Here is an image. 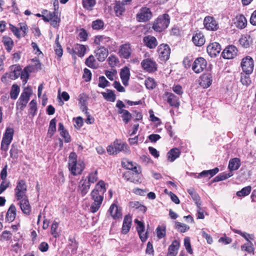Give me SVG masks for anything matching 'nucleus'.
Here are the masks:
<instances>
[{
    "mask_svg": "<svg viewBox=\"0 0 256 256\" xmlns=\"http://www.w3.org/2000/svg\"><path fill=\"white\" fill-rule=\"evenodd\" d=\"M31 94L32 90L28 87L26 88L17 102V108L22 110H24L26 106Z\"/></svg>",
    "mask_w": 256,
    "mask_h": 256,
    "instance_id": "obj_6",
    "label": "nucleus"
},
{
    "mask_svg": "<svg viewBox=\"0 0 256 256\" xmlns=\"http://www.w3.org/2000/svg\"><path fill=\"white\" fill-rule=\"evenodd\" d=\"M158 52L160 60L166 62L168 60L170 54V49L168 44H160L158 48Z\"/></svg>",
    "mask_w": 256,
    "mask_h": 256,
    "instance_id": "obj_11",
    "label": "nucleus"
},
{
    "mask_svg": "<svg viewBox=\"0 0 256 256\" xmlns=\"http://www.w3.org/2000/svg\"><path fill=\"white\" fill-rule=\"evenodd\" d=\"M34 72V68L32 66H26L23 70L20 71V78L22 80L24 84H25L29 78L30 74Z\"/></svg>",
    "mask_w": 256,
    "mask_h": 256,
    "instance_id": "obj_28",
    "label": "nucleus"
},
{
    "mask_svg": "<svg viewBox=\"0 0 256 256\" xmlns=\"http://www.w3.org/2000/svg\"><path fill=\"white\" fill-rule=\"evenodd\" d=\"M114 144L116 153L118 154L120 152H123L125 154H127L130 153V150L128 145L126 144L119 142L118 140H116L114 142Z\"/></svg>",
    "mask_w": 256,
    "mask_h": 256,
    "instance_id": "obj_24",
    "label": "nucleus"
},
{
    "mask_svg": "<svg viewBox=\"0 0 256 256\" xmlns=\"http://www.w3.org/2000/svg\"><path fill=\"white\" fill-rule=\"evenodd\" d=\"M97 60L100 62H104L108 55V50L106 48L100 47L94 52Z\"/></svg>",
    "mask_w": 256,
    "mask_h": 256,
    "instance_id": "obj_22",
    "label": "nucleus"
},
{
    "mask_svg": "<svg viewBox=\"0 0 256 256\" xmlns=\"http://www.w3.org/2000/svg\"><path fill=\"white\" fill-rule=\"evenodd\" d=\"M174 227L180 232H184L190 228L189 226L178 222H175Z\"/></svg>",
    "mask_w": 256,
    "mask_h": 256,
    "instance_id": "obj_47",
    "label": "nucleus"
},
{
    "mask_svg": "<svg viewBox=\"0 0 256 256\" xmlns=\"http://www.w3.org/2000/svg\"><path fill=\"white\" fill-rule=\"evenodd\" d=\"M86 64L91 68H98V65L96 64V60L92 55H90L88 58L86 59Z\"/></svg>",
    "mask_w": 256,
    "mask_h": 256,
    "instance_id": "obj_46",
    "label": "nucleus"
},
{
    "mask_svg": "<svg viewBox=\"0 0 256 256\" xmlns=\"http://www.w3.org/2000/svg\"><path fill=\"white\" fill-rule=\"evenodd\" d=\"M132 52L130 44H125L120 46L118 54L120 58L128 59L130 58Z\"/></svg>",
    "mask_w": 256,
    "mask_h": 256,
    "instance_id": "obj_16",
    "label": "nucleus"
},
{
    "mask_svg": "<svg viewBox=\"0 0 256 256\" xmlns=\"http://www.w3.org/2000/svg\"><path fill=\"white\" fill-rule=\"evenodd\" d=\"M21 68L20 66L15 67L13 72H11L9 74V77L12 80H16L20 76Z\"/></svg>",
    "mask_w": 256,
    "mask_h": 256,
    "instance_id": "obj_51",
    "label": "nucleus"
},
{
    "mask_svg": "<svg viewBox=\"0 0 256 256\" xmlns=\"http://www.w3.org/2000/svg\"><path fill=\"white\" fill-rule=\"evenodd\" d=\"M114 11L117 16L122 14V12H124L125 8L124 4L121 2H116L114 6Z\"/></svg>",
    "mask_w": 256,
    "mask_h": 256,
    "instance_id": "obj_44",
    "label": "nucleus"
},
{
    "mask_svg": "<svg viewBox=\"0 0 256 256\" xmlns=\"http://www.w3.org/2000/svg\"><path fill=\"white\" fill-rule=\"evenodd\" d=\"M20 92V88L18 85L16 84H13L10 92V98L12 100H16Z\"/></svg>",
    "mask_w": 256,
    "mask_h": 256,
    "instance_id": "obj_42",
    "label": "nucleus"
},
{
    "mask_svg": "<svg viewBox=\"0 0 256 256\" xmlns=\"http://www.w3.org/2000/svg\"><path fill=\"white\" fill-rule=\"evenodd\" d=\"M234 232L241 235L248 242H250V240H254V236L253 234H250L246 232H242L241 231L238 230H234Z\"/></svg>",
    "mask_w": 256,
    "mask_h": 256,
    "instance_id": "obj_55",
    "label": "nucleus"
},
{
    "mask_svg": "<svg viewBox=\"0 0 256 256\" xmlns=\"http://www.w3.org/2000/svg\"><path fill=\"white\" fill-rule=\"evenodd\" d=\"M240 82L243 85L248 86L251 83V80L249 74H242L240 77Z\"/></svg>",
    "mask_w": 256,
    "mask_h": 256,
    "instance_id": "obj_50",
    "label": "nucleus"
},
{
    "mask_svg": "<svg viewBox=\"0 0 256 256\" xmlns=\"http://www.w3.org/2000/svg\"><path fill=\"white\" fill-rule=\"evenodd\" d=\"M58 38L59 36L58 35L56 40V46H54V51L56 54H57L58 56L61 57L63 54V50L61 46L58 42Z\"/></svg>",
    "mask_w": 256,
    "mask_h": 256,
    "instance_id": "obj_48",
    "label": "nucleus"
},
{
    "mask_svg": "<svg viewBox=\"0 0 256 256\" xmlns=\"http://www.w3.org/2000/svg\"><path fill=\"white\" fill-rule=\"evenodd\" d=\"M221 50V46L218 42H212L207 46V52L211 56H216Z\"/></svg>",
    "mask_w": 256,
    "mask_h": 256,
    "instance_id": "obj_20",
    "label": "nucleus"
},
{
    "mask_svg": "<svg viewBox=\"0 0 256 256\" xmlns=\"http://www.w3.org/2000/svg\"><path fill=\"white\" fill-rule=\"evenodd\" d=\"M94 43L98 45L100 47L110 48L114 42L108 36H97L94 38Z\"/></svg>",
    "mask_w": 256,
    "mask_h": 256,
    "instance_id": "obj_8",
    "label": "nucleus"
},
{
    "mask_svg": "<svg viewBox=\"0 0 256 256\" xmlns=\"http://www.w3.org/2000/svg\"><path fill=\"white\" fill-rule=\"evenodd\" d=\"M212 76L210 74H206L202 75L201 78L200 84L204 88L210 86L212 83Z\"/></svg>",
    "mask_w": 256,
    "mask_h": 256,
    "instance_id": "obj_36",
    "label": "nucleus"
},
{
    "mask_svg": "<svg viewBox=\"0 0 256 256\" xmlns=\"http://www.w3.org/2000/svg\"><path fill=\"white\" fill-rule=\"evenodd\" d=\"M143 42L147 47L152 49L154 48L158 44L156 38L151 36H144L143 38Z\"/></svg>",
    "mask_w": 256,
    "mask_h": 256,
    "instance_id": "obj_27",
    "label": "nucleus"
},
{
    "mask_svg": "<svg viewBox=\"0 0 256 256\" xmlns=\"http://www.w3.org/2000/svg\"><path fill=\"white\" fill-rule=\"evenodd\" d=\"M88 182L90 183H94L96 182L98 180V171L96 170L91 172L88 177Z\"/></svg>",
    "mask_w": 256,
    "mask_h": 256,
    "instance_id": "obj_52",
    "label": "nucleus"
},
{
    "mask_svg": "<svg viewBox=\"0 0 256 256\" xmlns=\"http://www.w3.org/2000/svg\"><path fill=\"white\" fill-rule=\"evenodd\" d=\"M233 176L232 172H223L214 178V182H219L225 180Z\"/></svg>",
    "mask_w": 256,
    "mask_h": 256,
    "instance_id": "obj_43",
    "label": "nucleus"
},
{
    "mask_svg": "<svg viewBox=\"0 0 256 256\" xmlns=\"http://www.w3.org/2000/svg\"><path fill=\"white\" fill-rule=\"evenodd\" d=\"M241 165L240 160L238 158H235L230 160L228 168L230 172L238 170Z\"/></svg>",
    "mask_w": 256,
    "mask_h": 256,
    "instance_id": "obj_31",
    "label": "nucleus"
},
{
    "mask_svg": "<svg viewBox=\"0 0 256 256\" xmlns=\"http://www.w3.org/2000/svg\"><path fill=\"white\" fill-rule=\"evenodd\" d=\"M98 86L100 88H105L110 85V82L107 80L106 78L104 76H100L98 78Z\"/></svg>",
    "mask_w": 256,
    "mask_h": 256,
    "instance_id": "obj_56",
    "label": "nucleus"
},
{
    "mask_svg": "<svg viewBox=\"0 0 256 256\" xmlns=\"http://www.w3.org/2000/svg\"><path fill=\"white\" fill-rule=\"evenodd\" d=\"M207 62L204 58L200 57L197 58L193 63L192 66V70L196 73L202 72L206 67Z\"/></svg>",
    "mask_w": 256,
    "mask_h": 256,
    "instance_id": "obj_12",
    "label": "nucleus"
},
{
    "mask_svg": "<svg viewBox=\"0 0 256 256\" xmlns=\"http://www.w3.org/2000/svg\"><path fill=\"white\" fill-rule=\"evenodd\" d=\"M19 204L22 212L26 215H30L31 212V206L28 198H22L18 200Z\"/></svg>",
    "mask_w": 256,
    "mask_h": 256,
    "instance_id": "obj_21",
    "label": "nucleus"
},
{
    "mask_svg": "<svg viewBox=\"0 0 256 256\" xmlns=\"http://www.w3.org/2000/svg\"><path fill=\"white\" fill-rule=\"evenodd\" d=\"M204 24L206 29L210 30H216L218 28V24L216 20L212 16H206L204 20Z\"/></svg>",
    "mask_w": 256,
    "mask_h": 256,
    "instance_id": "obj_14",
    "label": "nucleus"
},
{
    "mask_svg": "<svg viewBox=\"0 0 256 256\" xmlns=\"http://www.w3.org/2000/svg\"><path fill=\"white\" fill-rule=\"evenodd\" d=\"M241 249L242 250L246 251L249 253L253 252L254 250L252 247V244L250 242H249L247 244L242 245L241 246Z\"/></svg>",
    "mask_w": 256,
    "mask_h": 256,
    "instance_id": "obj_58",
    "label": "nucleus"
},
{
    "mask_svg": "<svg viewBox=\"0 0 256 256\" xmlns=\"http://www.w3.org/2000/svg\"><path fill=\"white\" fill-rule=\"evenodd\" d=\"M107 92H102V94L103 97L108 101L114 102L116 98V94L110 90L108 89Z\"/></svg>",
    "mask_w": 256,
    "mask_h": 256,
    "instance_id": "obj_41",
    "label": "nucleus"
},
{
    "mask_svg": "<svg viewBox=\"0 0 256 256\" xmlns=\"http://www.w3.org/2000/svg\"><path fill=\"white\" fill-rule=\"evenodd\" d=\"M92 28L94 30H100L104 26V22L101 20H96L92 23Z\"/></svg>",
    "mask_w": 256,
    "mask_h": 256,
    "instance_id": "obj_59",
    "label": "nucleus"
},
{
    "mask_svg": "<svg viewBox=\"0 0 256 256\" xmlns=\"http://www.w3.org/2000/svg\"><path fill=\"white\" fill-rule=\"evenodd\" d=\"M95 4V0H82L83 6L88 10H92Z\"/></svg>",
    "mask_w": 256,
    "mask_h": 256,
    "instance_id": "obj_49",
    "label": "nucleus"
},
{
    "mask_svg": "<svg viewBox=\"0 0 256 256\" xmlns=\"http://www.w3.org/2000/svg\"><path fill=\"white\" fill-rule=\"evenodd\" d=\"M88 97L87 95L84 93L80 94L78 96V102L80 108L82 110V111L85 112V113H86V110H88Z\"/></svg>",
    "mask_w": 256,
    "mask_h": 256,
    "instance_id": "obj_30",
    "label": "nucleus"
},
{
    "mask_svg": "<svg viewBox=\"0 0 256 256\" xmlns=\"http://www.w3.org/2000/svg\"><path fill=\"white\" fill-rule=\"evenodd\" d=\"M242 68L246 74H251L254 69V64L252 58L250 56L244 58L241 62Z\"/></svg>",
    "mask_w": 256,
    "mask_h": 256,
    "instance_id": "obj_10",
    "label": "nucleus"
},
{
    "mask_svg": "<svg viewBox=\"0 0 256 256\" xmlns=\"http://www.w3.org/2000/svg\"><path fill=\"white\" fill-rule=\"evenodd\" d=\"M56 118H53L50 121L48 132V135H49L50 137H52L56 131Z\"/></svg>",
    "mask_w": 256,
    "mask_h": 256,
    "instance_id": "obj_45",
    "label": "nucleus"
},
{
    "mask_svg": "<svg viewBox=\"0 0 256 256\" xmlns=\"http://www.w3.org/2000/svg\"><path fill=\"white\" fill-rule=\"evenodd\" d=\"M104 74L110 80H113L116 74V71L114 70H106Z\"/></svg>",
    "mask_w": 256,
    "mask_h": 256,
    "instance_id": "obj_62",
    "label": "nucleus"
},
{
    "mask_svg": "<svg viewBox=\"0 0 256 256\" xmlns=\"http://www.w3.org/2000/svg\"><path fill=\"white\" fill-rule=\"evenodd\" d=\"M179 247V242L176 240L173 241L168 248V256H176Z\"/></svg>",
    "mask_w": 256,
    "mask_h": 256,
    "instance_id": "obj_34",
    "label": "nucleus"
},
{
    "mask_svg": "<svg viewBox=\"0 0 256 256\" xmlns=\"http://www.w3.org/2000/svg\"><path fill=\"white\" fill-rule=\"evenodd\" d=\"M77 155L75 152H70L68 157V169L74 176L80 174L84 168L83 161L76 160Z\"/></svg>",
    "mask_w": 256,
    "mask_h": 256,
    "instance_id": "obj_2",
    "label": "nucleus"
},
{
    "mask_svg": "<svg viewBox=\"0 0 256 256\" xmlns=\"http://www.w3.org/2000/svg\"><path fill=\"white\" fill-rule=\"evenodd\" d=\"M27 192V186L24 180H19L16 184L14 189V194L16 199L18 200L22 198H28L26 193Z\"/></svg>",
    "mask_w": 256,
    "mask_h": 256,
    "instance_id": "obj_4",
    "label": "nucleus"
},
{
    "mask_svg": "<svg viewBox=\"0 0 256 256\" xmlns=\"http://www.w3.org/2000/svg\"><path fill=\"white\" fill-rule=\"evenodd\" d=\"M157 236L159 238H162L166 236V228L159 226L156 228Z\"/></svg>",
    "mask_w": 256,
    "mask_h": 256,
    "instance_id": "obj_57",
    "label": "nucleus"
},
{
    "mask_svg": "<svg viewBox=\"0 0 256 256\" xmlns=\"http://www.w3.org/2000/svg\"><path fill=\"white\" fill-rule=\"evenodd\" d=\"M2 42H3L7 51L10 52L14 46V42L8 36H4L2 37Z\"/></svg>",
    "mask_w": 256,
    "mask_h": 256,
    "instance_id": "obj_38",
    "label": "nucleus"
},
{
    "mask_svg": "<svg viewBox=\"0 0 256 256\" xmlns=\"http://www.w3.org/2000/svg\"><path fill=\"white\" fill-rule=\"evenodd\" d=\"M90 188V184L84 178H82L79 182L78 191L82 196H84Z\"/></svg>",
    "mask_w": 256,
    "mask_h": 256,
    "instance_id": "obj_19",
    "label": "nucleus"
},
{
    "mask_svg": "<svg viewBox=\"0 0 256 256\" xmlns=\"http://www.w3.org/2000/svg\"><path fill=\"white\" fill-rule=\"evenodd\" d=\"M108 64L110 66H114L118 62V60L114 55L110 56L108 58Z\"/></svg>",
    "mask_w": 256,
    "mask_h": 256,
    "instance_id": "obj_64",
    "label": "nucleus"
},
{
    "mask_svg": "<svg viewBox=\"0 0 256 256\" xmlns=\"http://www.w3.org/2000/svg\"><path fill=\"white\" fill-rule=\"evenodd\" d=\"M251 191L250 186H246L242 188L240 191L236 192V196H244L249 194Z\"/></svg>",
    "mask_w": 256,
    "mask_h": 256,
    "instance_id": "obj_53",
    "label": "nucleus"
},
{
    "mask_svg": "<svg viewBox=\"0 0 256 256\" xmlns=\"http://www.w3.org/2000/svg\"><path fill=\"white\" fill-rule=\"evenodd\" d=\"M152 16V12L149 8L142 7L136 14V18L139 22H146L149 20Z\"/></svg>",
    "mask_w": 256,
    "mask_h": 256,
    "instance_id": "obj_9",
    "label": "nucleus"
},
{
    "mask_svg": "<svg viewBox=\"0 0 256 256\" xmlns=\"http://www.w3.org/2000/svg\"><path fill=\"white\" fill-rule=\"evenodd\" d=\"M16 214V210L15 206L13 204H11L6 214V220L9 222H13Z\"/></svg>",
    "mask_w": 256,
    "mask_h": 256,
    "instance_id": "obj_32",
    "label": "nucleus"
},
{
    "mask_svg": "<svg viewBox=\"0 0 256 256\" xmlns=\"http://www.w3.org/2000/svg\"><path fill=\"white\" fill-rule=\"evenodd\" d=\"M247 24V20L244 15L239 14L236 16L234 24L237 28L243 29L246 27Z\"/></svg>",
    "mask_w": 256,
    "mask_h": 256,
    "instance_id": "obj_29",
    "label": "nucleus"
},
{
    "mask_svg": "<svg viewBox=\"0 0 256 256\" xmlns=\"http://www.w3.org/2000/svg\"><path fill=\"white\" fill-rule=\"evenodd\" d=\"M141 66L144 70L148 72H154L157 70V64L152 58L144 60L141 62Z\"/></svg>",
    "mask_w": 256,
    "mask_h": 256,
    "instance_id": "obj_13",
    "label": "nucleus"
},
{
    "mask_svg": "<svg viewBox=\"0 0 256 256\" xmlns=\"http://www.w3.org/2000/svg\"><path fill=\"white\" fill-rule=\"evenodd\" d=\"M122 117L124 122L127 124L131 120L132 114L128 110H126V112L122 115Z\"/></svg>",
    "mask_w": 256,
    "mask_h": 256,
    "instance_id": "obj_63",
    "label": "nucleus"
},
{
    "mask_svg": "<svg viewBox=\"0 0 256 256\" xmlns=\"http://www.w3.org/2000/svg\"><path fill=\"white\" fill-rule=\"evenodd\" d=\"M239 42L244 48L249 47L252 42L250 36L248 35L242 36L239 40Z\"/></svg>",
    "mask_w": 256,
    "mask_h": 256,
    "instance_id": "obj_40",
    "label": "nucleus"
},
{
    "mask_svg": "<svg viewBox=\"0 0 256 256\" xmlns=\"http://www.w3.org/2000/svg\"><path fill=\"white\" fill-rule=\"evenodd\" d=\"M238 50L232 45L227 46L222 52V57L225 59L234 58L237 54Z\"/></svg>",
    "mask_w": 256,
    "mask_h": 256,
    "instance_id": "obj_15",
    "label": "nucleus"
},
{
    "mask_svg": "<svg viewBox=\"0 0 256 256\" xmlns=\"http://www.w3.org/2000/svg\"><path fill=\"white\" fill-rule=\"evenodd\" d=\"M42 18L44 22H50V24L54 28L58 26V24L60 22V19L56 14L55 12H50L47 10H44L42 11Z\"/></svg>",
    "mask_w": 256,
    "mask_h": 256,
    "instance_id": "obj_7",
    "label": "nucleus"
},
{
    "mask_svg": "<svg viewBox=\"0 0 256 256\" xmlns=\"http://www.w3.org/2000/svg\"><path fill=\"white\" fill-rule=\"evenodd\" d=\"M188 192L189 194L191 196L193 200L196 201V202H200V197L198 195V194L195 192L194 189L190 188L188 190Z\"/></svg>",
    "mask_w": 256,
    "mask_h": 256,
    "instance_id": "obj_61",
    "label": "nucleus"
},
{
    "mask_svg": "<svg viewBox=\"0 0 256 256\" xmlns=\"http://www.w3.org/2000/svg\"><path fill=\"white\" fill-rule=\"evenodd\" d=\"M192 41L193 43L198 46H201L204 44L206 40L203 34L200 31H196L194 32Z\"/></svg>",
    "mask_w": 256,
    "mask_h": 256,
    "instance_id": "obj_18",
    "label": "nucleus"
},
{
    "mask_svg": "<svg viewBox=\"0 0 256 256\" xmlns=\"http://www.w3.org/2000/svg\"><path fill=\"white\" fill-rule=\"evenodd\" d=\"M145 85L148 89L152 90L156 86V83L154 78H148L145 80Z\"/></svg>",
    "mask_w": 256,
    "mask_h": 256,
    "instance_id": "obj_54",
    "label": "nucleus"
},
{
    "mask_svg": "<svg viewBox=\"0 0 256 256\" xmlns=\"http://www.w3.org/2000/svg\"><path fill=\"white\" fill-rule=\"evenodd\" d=\"M14 134V130L12 128H6L1 143V149L4 151H6L8 148V146L11 143Z\"/></svg>",
    "mask_w": 256,
    "mask_h": 256,
    "instance_id": "obj_5",
    "label": "nucleus"
},
{
    "mask_svg": "<svg viewBox=\"0 0 256 256\" xmlns=\"http://www.w3.org/2000/svg\"><path fill=\"white\" fill-rule=\"evenodd\" d=\"M184 245L187 252L192 254V250L191 247L190 238L188 237L185 238L184 239Z\"/></svg>",
    "mask_w": 256,
    "mask_h": 256,
    "instance_id": "obj_60",
    "label": "nucleus"
},
{
    "mask_svg": "<svg viewBox=\"0 0 256 256\" xmlns=\"http://www.w3.org/2000/svg\"><path fill=\"white\" fill-rule=\"evenodd\" d=\"M106 192L104 182L102 180H100L90 193L92 199L93 200L90 208L92 212H96L100 208L104 200V194Z\"/></svg>",
    "mask_w": 256,
    "mask_h": 256,
    "instance_id": "obj_1",
    "label": "nucleus"
},
{
    "mask_svg": "<svg viewBox=\"0 0 256 256\" xmlns=\"http://www.w3.org/2000/svg\"><path fill=\"white\" fill-rule=\"evenodd\" d=\"M110 216L114 220L122 218V210L116 204H112L108 210Z\"/></svg>",
    "mask_w": 256,
    "mask_h": 256,
    "instance_id": "obj_17",
    "label": "nucleus"
},
{
    "mask_svg": "<svg viewBox=\"0 0 256 256\" xmlns=\"http://www.w3.org/2000/svg\"><path fill=\"white\" fill-rule=\"evenodd\" d=\"M124 166L128 170H132L136 174H139L141 172L140 167L138 166L136 163H134L132 162H127Z\"/></svg>",
    "mask_w": 256,
    "mask_h": 256,
    "instance_id": "obj_39",
    "label": "nucleus"
},
{
    "mask_svg": "<svg viewBox=\"0 0 256 256\" xmlns=\"http://www.w3.org/2000/svg\"><path fill=\"white\" fill-rule=\"evenodd\" d=\"M132 218L130 214L126 215L124 219L123 224L122 228V233L126 234L130 230L132 226Z\"/></svg>",
    "mask_w": 256,
    "mask_h": 256,
    "instance_id": "obj_25",
    "label": "nucleus"
},
{
    "mask_svg": "<svg viewBox=\"0 0 256 256\" xmlns=\"http://www.w3.org/2000/svg\"><path fill=\"white\" fill-rule=\"evenodd\" d=\"M86 50V46L80 44H76L73 48L74 52L80 57L84 56Z\"/></svg>",
    "mask_w": 256,
    "mask_h": 256,
    "instance_id": "obj_37",
    "label": "nucleus"
},
{
    "mask_svg": "<svg viewBox=\"0 0 256 256\" xmlns=\"http://www.w3.org/2000/svg\"><path fill=\"white\" fill-rule=\"evenodd\" d=\"M134 222L137 224L136 229L141 240L142 242H145L148 238V236L146 233L144 232V224L136 219L135 220Z\"/></svg>",
    "mask_w": 256,
    "mask_h": 256,
    "instance_id": "obj_23",
    "label": "nucleus"
},
{
    "mask_svg": "<svg viewBox=\"0 0 256 256\" xmlns=\"http://www.w3.org/2000/svg\"><path fill=\"white\" fill-rule=\"evenodd\" d=\"M166 95L168 96V102L171 106L178 107L180 106L178 98L171 92H166Z\"/></svg>",
    "mask_w": 256,
    "mask_h": 256,
    "instance_id": "obj_33",
    "label": "nucleus"
},
{
    "mask_svg": "<svg viewBox=\"0 0 256 256\" xmlns=\"http://www.w3.org/2000/svg\"><path fill=\"white\" fill-rule=\"evenodd\" d=\"M180 152L177 148L171 149L168 153V160L170 162H174L176 158L180 156Z\"/></svg>",
    "mask_w": 256,
    "mask_h": 256,
    "instance_id": "obj_35",
    "label": "nucleus"
},
{
    "mask_svg": "<svg viewBox=\"0 0 256 256\" xmlns=\"http://www.w3.org/2000/svg\"><path fill=\"white\" fill-rule=\"evenodd\" d=\"M169 24L170 16L167 14H164L154 20L152 28L156 32H161L167 28Z\"/></svg>",
    "mask_w": 256,
    "mask_h": 256,
    "instance_id": "obj_3",
    "label": "nucleus"
},
{
    "mask_svg": "<svg viewBox=\"0 0 256 256\" xmlns=\"http://www.w3.org/2000/svg\"><path fill=\"white\" fill-rule=\"evenodd\" d=\"M120 76L123 84L125 86H128L130 77V71L128 67L125 66L121 70Z\"/></svg>",
    "mask_w": 256,
    "mask_h": 256,
    "instance_id": "obj_26",
    "label": "nucleus"
}]
</instances>
